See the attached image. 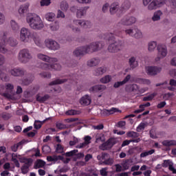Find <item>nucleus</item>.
I'll use <instances>...</instances> for the list:
<instances>
[{
    "instance_id": "7ed1b4c3",
    "label": "nucleus",
    "mask_w": 176,
    "mask_h": 176,
    "mask_svg": "<svg viewBox=\"0 0 176 176\" xmlns=\"http://www.w3.org/2000/svg\"><path fill=\"white\" fill-rule=\"evenodd\" d=\"M26 21L30 27L32 28V30H36L37 31H39L40 30H42L43 27H45L43 21H42L41 16L37 14H29L26 17Z\"/></svg>"
},
{
    "instance_id": "2f4dec72",
    "label": "nucleus",
    "mask_w": 176,
    "mask_h": 176,
    "mask_svg": "<svg viewBox=\"0 0 176 176\" xmlns=\"http://www.w3.org/2000/svg\"><path fill=\"white\" fill-rule=\"evenodd\" d=\"M162 144L164 146H176V141L175 140H164L162 142Z\"/></svg>"
},
{
    "instance_id": "49530a36",
    "label": "nucleus",
    "mask_w": 176,
    "mask_h": 176,
    "mask_svg": "<svg viewBox=\"0 0 176 176\" xmlns=\"http://www.w3.org/2000/svg\"><path fill=\"white\" fill-rule=\"evenodd\" d=\"M157 4H156V1H155V0H153L148 6V10H155V9H157Z\"/></svg>"
},
{
    "instance_id": "f3484780",
    "label": "nucleus",
    "mask_w": 176,
    "mask_h": 176,
    "mask_svg": "<svg viewBox=\"0 0 176 176\" xmlns=\"http://www.w3.org/2000/svg\"><path fill=\"white\" fill-rule=\"evenodd\" d=\"M107 72V67H100L95 69L93 72L94 76H101L104 75Z\"/></svg>"
},
{
    "instance_id": "603ef678",
    "label": "nucleus",
    "mask_w": 176,
    "mask_h": 176,
    "mask_svg": "<svg viewBox=\"0 0 176 176\" xmlns=\"http://www.w3.org/2000/svg\"><path fill=\"white\" fill-rule=\"evenodd\" d=\"M130 142H140V139H136V140H124L121 146L123 148V146H126V145H129Z\"/></svg>"
},
{
    "instance_id": "e433bc0d",
    "label": "nucleus",
    "mask_w": 176,
    "mask_h": 176,
    "mask_svg": "<svg viewBox=\"0 0 176 176\" xmlns=\"http://www.w3.org/2000/svg\"><path fill=\"white\" fill-rule=\"evenodd\" d=\"M41 68L43 71H52V64L43 63L41 64Z\"/></svg>"
},
{
    "instance_id": "c9c22d12",
    "label": "nucleus",
    "mask_w": 176,
    "mask_h": 176,
    "mask_svg": "<svg viewBox=\"0 0 176 176\" xmlns=\"http://www.w3.org/2000/svg\"><path fill=\"white\" fill-rule=\"evenodd\" d=\"M156 46H157V43L156 41H151L148 43V50L150 52H153L155 49H156Z\"/></svg>"
},
{
    "instance_id": "a211bd4d",
    "label": "nucleus",
    "mask_w": 176,
    "mask_h": 176,
    "mask_svg": "<svg viewBox=\"0 0 176 176\" xmlns=\"http://www.w3.org/2000/svg\"><path fill=\"white\" fill-rule=\"evenodd\" d=\"M157 51L159 56H161V57H166L167 56V47L166 45H158L157 46Z\"/></svg>"
},
{
    "instance_id": "69168bd1",
    "label": "nucleus",
    "mask_w": 176,
    "mask_h": 176,
    "mask_svg": "<svg viewBox=\"0 0 176 176\" xmlns=\"http://www.w3.org/2000/svg\"><path fill=\"white\" fill-rule=\"evenodd\" d=\"M52 3L51 0H41V6H49Z\"/></svg>"
},
{
    "instance_id": "4be33fe9",
    "label": "nucleus",
    "mask_w": 176,
    "mask_h": 176,
    "mask_svg": "<svg viewBox=\"0 0 176 176\" xmlns=\"http://www.w3.org/2000/svg\"><path fill=\"white\" fill-rule=\"evenodd\" d=\"M28 8H30V4L28 3L21 6L19 9V14H21V16H24V14L28 12Z\"/></svg>"
},
{
    "instance_id": "cd10ccee",
    "label": "nucleus",
    "mask_w": 176,
    "mask_h": 176,
    "mask_svg": "<svg viewBox=\"0 0 176 176\" xmlns=\"http://www.w3.org/2000/svg\"><path fill=\"white\" fill-rule=\"evenodd\" d=\"M33 41L37 46H42V40L36 33L33 34Z\"/></svg>"
},
{
    "instance_id": "393cba45",
    "label": "nucleus",
    "mask_w": 176,
    "mask_h": 176,
    "mask_svg": "<svg viewBox=\"0 0 176 176\" xmlns=\"http://www.w3.org/2000/svg\"><path fill=\"white\" fill-rule=\"evenodd\" d=\"M163 12H162L160 10H157V12H154L151 19L153 20V21H160Z\"/></svg>"
},
{
    "instance_id": "a18cd8bd",
    "label": "nucleus",
    "mask_w": 176,
    "mask_h": 176,
    "mask_svg": "<svg viewBox=\"0 0 176 176\" xmlns=\"http://www.w3.org/2000/svg\"><path fill=\"white\" fill-rule=\"evenodd\" d=\"M157 96V94L156 93H153L146 97L143 98V101H152L153 98H155Z\"/></svg>"
},
{
    "instance_id": "aec40b11",
    "label": "nucleus",
    "mask_w": 176,
    "mask_h": 176,
    "mask_svg": "<svg viewBox=\"0 0 176 176\" xmlns=\"http://www.w3.org/2000/svg\"><path fill=\"white\" fill-rule=\"evenodd\" d=\"M84 142L80 143L78 145H77L76 148H85V146H87V145L91 142V137L89 135L85 136L84 138Z\"/></svg>"
},
{
    "instance_id": "c756f323",
    "label": "nucleus",
    "mask_w": 176,
    "mask_h": 176,
    "mask_svg": "<svg viewBox=\"0 0 176 176\" xmlns=\"http://www.w3.org/2000/svg\"><path fill=\"white\" fill-rule=\"evenodd\" d=\"M111 146L109 144V142L108 140L106 142L102 143L100 146L99 149L101 151H108L109 149H111Z\"/></svg>"
},
{
    "instance_id": "a878e982",
    "label": "nucleus",
    "mask_w": 176,
    "mask_h": 176,
    "mask_svg": "<svg viewBox=\"0 0 176 176\" xmlns=\"http://www.w3.org/2000/svg\"><path fill=\"white\" fill-rule=\"evenodd\" d=\"M31 166H32V162L29 164H24L23 166H22L21 168L22 174L28 173V171H30V167H31Z\"/></svg>"
},
{
    "instance_id": "5701e85b",
    "label": "nucleus",
    "mask_w": 176,
    "mask_h": 176,
    "mask_svg": "<svg viewBox=\"0 0 176 176\" xmlns=\"http://www.w3.org/2000/svg\"><path fill=\"white\" fill-rule=\"evenodd\" d=\"M66 82H68V80L67 78H64V79L58 78L50 82L49 86H54L56 85H63V83H65Z\"/></svg>"
},
{
    "instance_id": "6e6552de",
    "label": "nucleus",
    "mask_w": 176,
    "mask_h": 176,
    "mask_svg": "<svg viewBox=\"0 0 176 176\" xmlns=\"http://www.w3.org/2000/svg\"><path fill=\"white\" fill-rule=\"evenodd\" d=\"M45 46L50 49V50H59L60 46L58 43L54 40L47 39L45 41Z\"/></svg>"
},
{
    "instance_id": "774afa93",
    "label": "nucleus",
    "mask_w": 176,
    "mask_h": 176,
    "mask_svg": "<svg viewBox=\"0 0 176 176\" xmlns=\"http://www.w3.org/2000/svg\"><path fill=\"white\" fill-rule=\"evenodd\" d=\"M125 33L129 36H134V29H127L125 30Z\"/></svg>"
},
{
    "instance_id": "4468645a",
    "label": "nucleus",
    "mask_w": 176,
    "mask_h": 176,
    "mask_svg": "<svg viewBox=\"0 0 176 176\" xmlns=\"http://www.w3.org/2000/svg\"><path fill=\"white\" fill-rule=\"evenodd\" d=\"M116 112H120V111L115 107H112L110 109H104L101 111L102 115H104V116H109V115H113V113H116Z\"/></svg>"
},
{
    "instance_id": "6e6d98bb",
    "label": "nucleus",
    "mask_w": 176,
    "mask_h": 176,
    "mask_svg": "<svg viewBox=\"0 0 176 176\" xmlns=\"http://www.w3.org/2000/svg\"><path fill=\"white\" fill-rule=\"evenodd\" d=\"M130 6H131V3H130L129 0L124 1L122 5V9H124L125 10H126L127 9H130Z\"/></svg>"
},
{
    "instance_id": "09e8293b",
    "label": "nucleus",
    "mask_w": 176,
    "mask_h": 176,
    "mask_svg": "<svg viewBox=\"0 0 176 176\" xmlns=\"http://www.w3.org/2000/svg\"><path fill=\"white\" fill-rule=\"evenodd\" d=\"M0 79L4 82H9V80H10V76H9L8 74L3 72Z\"/></svg>"
},
{
    "instance_id": "20e7f679",
    "label": "nucleus",
    "mask_w": 176,
    "mask_h": 176,
    "mask_svg": "<svg viewBox=\"0 0 176 176\" xmlns=\"http://www.w3.org/2000/svg\"><path fill=\"white\" fill-rule=\"evenodd\" d=\"M18 61L21 64H27L32 60L33 56L31 51L28 49H23L18 54Z\"/></svg>"
},
{
    "instance_id": "bb28decb",
    "label": "nucleus",
    "mask_w": 176,
    "mask_h": 176,
    "mask_svg": "<svg viewBox=\"0 0 176 176\" xmlns=\"http://www.w3.org/2000/svg\"><path fill=\"white\" fill-rule=\"evenodd\" d=\"M50 98V96L48 94L45 95L44 96H41L39 95H36V101L41 102V104L45 102V101H47Z\"/></svg>"
},
{
    "instance_id": "412c9836",
    "label": "nucleus",
    "mask_w": 176,
    "mask_h": 176,
    "mask_svg": "<svg viewBox=\"0 0 176 176\" xmlns=\"http://www.w3.org/2000/svg\"><path fill=\"white\" fill-rule=\"evenodd\" d=\"M98 64H100V58H92L87 63L88 67H97Z\"/></svg>"
},
{
    "instance_id": "ddd939ff",
    "label": "nucleus",
    "mask_w": 176,
    "mask_h": 176,
    "mask_svg": "<svg viewBox=\"0 0 176 176\" xmlns=\"http://www.w3.org/2000/svg\"><path fill=\"white\" fill-rule=\"evenodd\" d=\"M89 8V6H85V7H81L78 8L76 11L77 19H82L83 16H85L86 12H87Z\"/></svg>"
},
{
    "instance_id": "3c124183",
    "label": "nucleus",
    "mask_w": 176,
    "mask_h": 176,
    "mask_svg": "<svg viewBox=\"0 0 176 176\" xmlns=\"http://www.w3.org/2000/svg\"><path fill=\"white\" fill-rule=\"evenodd\" d=\"M52 31H57L60 28V23L56 21L52 25L50 26Z\"/></svg>"
},
{
    "instance_id": "9b49d317",
    "label": "nucleus",
    "mask_w": 176,
    "mask_h": 176,
    "mask_svg": "<svg viewBox=\"0 0 176 176\" xmlns=\"http://www.w3.org/2000/svg\"><path fill=\"white\" fill-rule=\"evenodd\" d=\"M37 58L38 60H41V61H44L45 63H57V58H52L46 54H38Z\"/></svg>"
},
{
    "instance_id": "f03ea898",
    "label": "nucleus",
    "mask_w": 176,
    "mask_h": 176,
    "mask_svg": "<svg viewBox=\"0 0 176 176\" xmlns=\"http://www.w3.org/2000/svg\"><path fill=\"white\" fill-rule=\"evenodd\" d=\"M104 38L109 42L107 48L109 53H119L124 47V41L115 38L112 33H107Z\"/></svg>"
},
{
    "instance_id": "79ce46f5",
    "label": "nucleus",
    "mask_w": 176,
    "mask_h": 176,
    "mask_svg": "<svg viewBox=\"0 0 176 176\" xmlns=\"http://www.w3.org/2000/svg\"><path fill=\"white\" fill-rule=\"evenodd\" d=\"M41 78H44L47 79H50L52 78V74L49 72H43L39 74Z\"/></svg>"
},
{
    "instance_id": "13d9d810",
    "label": "nucleus",
    "mask_w": 176,
    "mask_h": 176,
    "mask_svg": "<svg viewBox=\"0 0 176 176\" xmlns=\"http://www.w3.org/2000/svg\"><path fill=\"white\" fill-rule=\"evenodd\" d=\"M171 164H174L173 162H171L170 160H164V163L162 164V166L166 168L167 167H170Z\"/></svg>"
},
{
    "instance_id": "1a4fd4ad",
    "label": "nucleus",
    "mask_w": 176,
    "mask_h": 176,
    "mask_svg": "<svg viewBox=\"0 0 176 176\" xmlns=\"http://www.w3.org/2000/svg\"><path fill=\"white\" fill-rule=\"evenodd\" d=\"M136 21L135 17L125 16L121 19L120 23L122 25H133Z\"/></svg>"
},
{
    "instance_id": "ea45409f",
    "label": "nucleus",
    "mask_w": 176,
    "mask_h": 176,
    "mask_svg": "<svg viewBox=\"0 0 176 176\" xmlns=\"http://www.w3.org/2000/svg\"><path fill=\"white\" fill-rule=\"evenodd\" d=\"M126 91L131 92V91H135L137 90V85L133 84V85H129L126 87Z\"/></svg>"
},
{
    "instance_id": "72a5a7b5",
    "label": "nucleus",
    "mask_w": 176,
    "mask_h": 176,
    "mask_svg": "<svg viewBox=\"0 0 176 176\" xmlns=\"http://www.w3.org/2000/svg\"><path fill=\"white\" fill-rule=\"evenodd\" d=\"M112 80V77L109 75L104 76L102 78H100V82L103 84L109 83Z\"/></svg>"
},
{
    "instance_id": "f8f14e48",
    "label": "nucleus",
    "mask_w": 176,
    "mask_h": 176,
    "mask_svg": "<svg viewBox=\"0 0 176 176\" xmlns=\"http://www.w3.org/2000/svg\"><path fill=\"white\" fill-rule=\"evenodd\" d=\"M104 90H107V86L104 85H94L89 89V93H98L104 91Z\"/></svg>"
},
{
    "instance_id": "052dcab7",
    "label": "nucleus",
    "mask_w": 176,
    "mask_h": 176,
    "mask_svg": "<svg viewBox=\"0 0 176 176\" xmlns=\"http://www.w3.org/2000/svg\"><path fill=\"white\" fill-rule=\"evenodd\" d=\"M76 153H78V150H73L72 151L65 153V155L67 157H71V156H74V155H76Z\"/></svg>"
},
{
    "instance_id": "4d7b16f0",
    "label": "nucleus",
    "mask_w": 176,
    "mask_h": 176,
    "mask_svg": "<svg viewBox=\"0 0 176 176\" xmlns=\"http://www.w3.org/2000/svg\"><path fill=\"white\" fill-rule=\"evenodd\" d=\"M3 120H9L12 118V113L4 112L1 115Z\"/></svg>"
},
{
    "instance_id": "338daca9",
    "label": "nucleus",
    "mask_w": 176,
    "mask_h": 176,
    "mask_svg": "<svg viewBox=\"0 0 176 176\" xmlns=\"http://www.w3.org/2000/svg\"><path fill=\"white\" fill-rule=\"evenodd\" d=\"M42 150L44 153H50V152H52V149L48 145L43 146Z\"/></svg>"
},
{
    "instance_id": "37998d69",
    "label": "nucleus",
    "mask_w": 176,
    "mask_h": 176,
    "mask_svg": "<svg viewBox=\"0 0 176 176\" xmlns=\"http://www.w3.org/2000/svg\"><path fill=\"white\" fill-rule=\"evenodd\" d=\"M126 135L129 138H137L140 136V133L134 131H129L127 132Z\"/></svg>"
},
{
    "instance_id": "0e129e2a",
    "label": "nucleus",
    "mask_w": 176,
    "mask_h": 176,
    "mask_svg": "<svg viewBox=\"0 0 176 176\" xmlns=\"http://www.w3.org/2000/svg\"><path fill=\"white\" fill-rule=\"evenodd\" d=\"M107 141L109 142L111 148L118 143V140H116L115 138H110Z\"/></svg>"
},
{
    "instance_id": "864d4df0",
    "label": "nucleus",
    "mask_w": 176,
    "mask_h": 176,
    "mask_svg": "<svg viewBox=\"0 0 176 176\" xmlns=\"http://www.w3.org/2000/svg\"><path fill=\"white\" fill-rule=\"evenodd\" d=\"M11 28L13 31H19V24L16 21H11Z\"/></svg>"
},
{
    "instance_id": "0eeeda50",
    "label": "nucleus",
    "mask_w": 176,
    "mask_h": 176,
    "mask_svg": "<svg viewBox=\"0 0 176 176\" xmlns=\"http://www.w3.org/2000/svg\"><path fill=\"white\" fill-rule=\"evenodd\" d=\"M162 72V67L157 66H147L146 67V74L149 76H156Z\"/></svg>"
},
{
    "instance_id": "c85d7f7f",
    "label": "nucleus",
    "mask_w": 176,
    "mask_h": 176,
    "mask_svg": "<svg viewBox=\"0 0 176 176\" xmlns=\"http://www.w3.org/2000/svg\"><path fill=\"white\" fill-rule=\"evenodd\" d=\"M49 120V118H46L45 120H43V121H40V120H35L34 123V127L36 130H39V129H41V127H42V124H43V123H45V122H46V120Z\"/></svg>"
},
{
    "instance_id": "7c9ffc66",
    "label": "nucleus",
    "mask_w": 176,
    "mask_h": 176,
    "mask_svg": "<svg viewBox=\"0 0 176 176\" xmlns=\"http://www.w3.org/2000/svg\"><path fill=\"white\" fill-rule=\"evenodd\" d=\"M45 19L47 20V21H54L56 14L53 12H48L45 14Z\"/></svg>"
},
{
    "instance_id": "e2e57ef3",
    "label": "nucleus",
    "mask_w": 176,
    "mask_h": 176,
    "mask_svg": "<svg viewBox=\"0 0 176 176\" xmlns=\"http://www.w3.org/2000/svg\"><path fill=\"white\" fill-rule=\"evenodd\" d=\"M155 1V3L157 6V8H160L163 6V5L166 4V0H154Z\"/></svg>"
},
{
    "instance_id": "8fccbe9b",
    "label": "nucleus",
    "mask_w": 176,
    "mask_h": 176,
    "mask_svg": "<svg viewBox=\"0 0 176 176\" xmlns=\"http://www.w3.org/2000/svg\"><path fill=\"white\" fill-rule=\"evenodd\" d=\"M113 159L108 157L104 162H102V164H105L106 166H112L113 164Z\"/></svg>"
},
{
    "instance_id": "39448f33",
    "label": "nucleus",
    "mask_w": 176,
    "mask_h": 176,
    "mask_svg": "<svg viewBox=\"0 0 176 176\" xmlns=\"http://www.w3.org/2000/svg\"><path fill=\"white\" fill-rule=\"evenodd\" d=\"M20 39L25 43L30 42V39H31V31L28 28H22L20 31Z\"/></svg>"
},
{
    "instance_id": "4c0bfd02",
    "label": "nucleus",
    "mask_w": 176,
    "mask_h": 176,
    "mask_svg": "<svg viewBox=\"0 0 176 176\" xmlns=\"http://www.w3.org/2000/svg\"><path fill=\"white\" fill-rule=\"evenodd\" d=\"M7 43L10 46H16L17 45V40L13 37H10L7 39Z\"/></svg>"
},
{
    "instance_id": "c03bdc74",
    "label": "nucleus",
    "mask_w": 176,
    "mask_h": 176,
    "mask_svg": "<svg viewBox=\"0 0 176 176\" xmlns=\"http://www.w3.org/2000/svg\"><path fill=\"white\" fill-rule=\"evenodd\" d=\"M19 162L21 163H24V164H28L32 163L33 160L32 158L21 157L19 158Z\"/></svg>"
},
{
    "instance_id": "58836bf2",
    "label": "nucleus",
    "mask_w": 176,
    "mask_h": 176,
    "mask_svg": "<svg viewBox=\"0 0 176 176\" xmlns=\"http://www.w3.org/2000/svg\"><path fill=\"white\" fill-rule=\"evenodd\" d=\"M109 157V154L106 153H102L101 154L98 155L97 156L98 160H107L108 157Z\"/></svg>"
},
{
    "instance_id": "f704fd0d",
    "label": "nucleus",
    "mask_w": 176,
    "mask_h": 176,
    "mask_svg": "<svg viewBox=\"0 0 176 176\" xmlns=\"http://www.w3.org/2000/svg\"><path fill=\"white\" fill-rule=\"evenodd\" d=\"M133 36L136 39H141V38H142V32H141V30L135 28L134 29Z\"/></svg>"
},
{
    "instance_id": "bf43d9fd",
    "label": "nucleus",
    "mask_w": 176,
    "mask_h": 176,
    "mask_svg": "<svg viewBox=\"0 0 176 176\" xmlns=\"http://www.w3.org/2000/svg\"><path fill=\"white\" fill-rule=\"evenodd\" d=\"M54 69V71H61V65L58 63L51 64V70Z\"/></svg>"
},
{
    "instance_id": "680f3d73",
    "label": "nucleus",
    "mask_w": 176,
    "mask_h": 176,
    "mask_svg": "<svg viewBox=\"0 0 176 176\" xmlns=\"http://www.w3.org/2000/svg\"><path fill=\"white\" fill-rule=\"evenodd\" d=\"M145 127H146V123L141 122L137 127L136 130L138 133H140V131H141V130H144Z\"/></svg>"
},
{
    "instance_id": "f257e3e1",
    "label": "nucleus",
    "mask_w": 176,
    "mask_h": 176,
    "mask_svg": "<svg viewBox=\"0 0 176 176\" xmlns=\"http://www.w3.org/2000/svg\"><path fill=\"white\" fill-rule=\"evenodd\" d=\"M104 46H105V44L102 41L92 42L88 45L76 48L73 51V56L74 57H82L85 54L96 53V52L104 49Z\"/></svg>"
},
{
    "instance_id": "dca6fc26",
    "label": "nucleus",
    "mask_w": 176,
    "mask_h": 176,
    "mask_svg": "<svg viewBox=\"0 0 176 176\" xmlns=\"http://www.w3.org/2000/svg\"><path fill=\"white\" fill-rule=\"evenodd\" d=\"M129 65L130 67V69H135L138 67V61L135 56H131L129 58Z\"/></svg>"
},
{
    "instance_id": "5fc2aeb1",
    "label": "nucleus",
    "mask_w": 176,
    "mask_h": 176,
    "mask_svg": "<svg viewBox=\"0 0 176 176\" xmlns=\"http://www.w3.org/2000/svg\"><path fill=\"white\" fill-rule=\"evenodd\" d=\"M75 24H74V21L73 23L70 25H69V28H71L73 32H80V29L79 28L75 27Z\"/></svg>"
},
{
    "instance_id": "423d86ee",
    "label": "nucleus",
    "mask_w": 176,
    "mask_h": 176,
    "mask_svg": "<svg viewBox=\"0 0 176 176\" xmlns=\"http://www.w3.org/2000/svg\"><path fill=\"white\" fill-rule=\"evenodd\" d=\"M9 72L12 76L16 78H23V76L27 74V71L21 67L11 69Z\"/></svg>"
},
{
    "instance_id": "a19ab883",
    "label": "nucleus",
    "mask_w": 176,
    "mask_h": 176,
    "mask_svg": "<svg viewBox=\"0 0 176 176\" xmlns=\"http://www.w3.org/2000/svg\"><path fill=\"white\" fill-rule=\"evenodd\" d=\"M69 8V5H68V3L67 1H62L60 3V9L63 10V12H67L68 9Z\"/></svg>"
},
{
    "instance_id": "9d476101",
    "label": "nucleus",
    "mask_w": 176,
    "mask_h": 176,
    "mask_svg": "<svg viewBox=\"0 0 176 176\" xmlns=\"http://www.w3.org/2000/svg\"><path fill=\"white\" fill-rule=\"evenodd\" d=\"M73 24H75L76 25H80L82 28H85V30H87L92 26L91 22H90L89 21L78 19L74 20Z\"/></svg>"
},
{
    "instance_id": "6ab92c4d",
    "label": "nucleus",
    "mask_w": 176,
    "mask_h": 176,
    "mask_svg": "<svg viewBox=\"0 0 176 176\" xmlns=\"http://www.w3.org/2000/svg\"><path fill=\"white\" fill-rule=\"evenodd\" d=\"M81 105H90L91 104V98L89 95H85L80 100Z\"/></svg>"
},
{
    "instance_id": "b1692460",
    "label": "nucleus",
    "mask_w": 176,
    "mask_h": 176,
    "mask_svg": "<svg viewBox=\"0 0 176 176\" xmlns=\"http://www.w3.org/2000/svg\"><path fill=\"white\" fill-rule=\"evenodd\" d=\"M46 164V162L42 160H37L36 162L34 163V168L36 170L38 168H42L43 167H45V165Z\"/></svg>"
},
{
    "instance_id": "de8ad7c7",
    "label": "nucleus",
    "mask_w": 176,
    "mask_h": 176,
    "mask_svg": "<svg viewBox=\"0 0 176 176\" xmlns=\"http://www.w3.org/2000/svg\"><path fill=\"white\" fill-rule=\"evenodd\" d=\"M155 153V149H151L148 151H145L140 154V157H146V156H149V155H153Z\"/></svg>"
},
{
    "instance_id": "473e14b6",
    "label": "nucleus",
    "mask_w": 176,
    "mask_h": 176,
    "mask_svg": "<svg viewBox=\"0 0 176 176\" xmlns=\"http://www.w3.org/2000/svg\"><path fill=\"white\" fill-rule=\"evenodd\" d=\"M35 79V77L34 75H31V78H24L22 81V84H23L25 86H28V85H30V83H32V81Z\"/></svg>"
},
{
    "instance_id": "2eb2a0df",
    "label": "nucleus",
    "mask_w": 176,
    "mask_h": 176,
    "mask_svg": "<svg viewBox=\"0 0 176 176\" xmlns=\"http://www.w3.org/2000/svg\"><path fill=\"white\" fill-rule=\"evenodd\" d=\"M120 6H119V3H113L110 6L109 12L111 14H115V13H118V12H120Z\"/></svg>"
}]
</instances>
